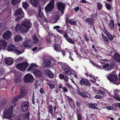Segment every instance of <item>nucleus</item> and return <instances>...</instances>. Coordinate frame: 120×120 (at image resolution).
<instances>
[{"instance_id": "f257e3e1", "label": "nucleus", "mask_w": 120, "mask_h": 120, "mask_svg": "<svg viewBox=\"0 0 120 120\" xmlns=\"http://www.w3.org/2000/svg\"><path fill=\"white\" fill-rule=\"evenodd\" d=\"M30 22L29 21L25 20L21 24H17L15 28V30L17 31L19 30L20 32L25 33L27 32L30 28Z\"/></svg>"}, {"instance_id": "f03ea898", "label": "nucleus", "mask_w": 120, "mask_h": 120, "mask_svg": "<svg viewBox=\"0 0 120 120\" xmlns=\"http://www.w3.org/2000/svg\"><path fill=\"white\" fill-rule=\"evenodd\" d=\"M107 77L109 81L115 84L118 85L120 84V81H118V77L115 71H113Z\"/></svg>"}, {"instance_id": "7ed1b4c3", "label": "nucleus", "mask_w": 120, "mask_h": 120, "mask_svg": "<svg viewBox=\"0 0 120 120\" xmlns=\"http://www.w3.org/2000/svg\"><path fill=\"white\" fill-rule=\"evenodd\" d=\"M38 19L41 23L43 25L47 26L48 21L44 16L43 12L40 10H39L38 14Z\"/></svg>"}, {"instance_id": "20e7f679", "label": "nucleus", "mask_w": 120, "mask_h": 120, "mask_svg": "<svg viewBox=\"0 0 120 120\" xmlns=\"http://www.w3.org/2000/svg\"><path fill=\"white\" fill-rule=\"evenodd\" d=\"M34 80V78L30 74H27L26 75L24 78L23 81L26 83H29L33 82Z\"/></svg>"}, {"instance_id": "39448f33", "label": "nucleus", "mask_w": 120, "mask_h": 120, "mask_svg": "<svg viewBox=\"0 0 120 120\" xmlns=\"http://www.w3.org/2000/svg\"><path fill=\"white\" fill-rule=\"evenodd\" d=\"M28 66V64L25 62L18 64L16 66V67L18 69L23 71L26 69Z\"/></svg>"}, {"instance_id": "423d86ee", "label": "nucleus", "mask_w": 120, "mask_h": 120, "mask_svg": "<svg viewBox=\"0 0 120 120\" xmlns=\"http://www.w3.org/2000/svg\"><path fill=\"white\" fill-rule=\"evenodd\" d=\"M13 107L12 106L9 109H7L4 111V118L7 119H10L11 118Z\"/></svg>"}, {"instance_id": "0eeeda50", "label": "nucleus", "mask_w": 120, "mask_h": 120, "mask_svg": "<svg viewBox=\"0 0 120 120\" xmlns=\"http://www.w3.org/2000/svg\"><path fill=\"white\" fill-rule=\"evenodd\" d=\"M54 8V0H51L49 3L45 7V10L47 12H48L52 11Z\"/></svg>"}, {"instance_id": "6e6552de", "label": "nucleus", "mask_w": 120, "mask_h": 120, "mask_svg": "<svg viewBox=\"0 0 120 120\" xmlns=\"http://www.w3.org/2000/svg\"><path fill=\"white\" fill-rule=\"evenodd\" d=\"M12 35L11 31L8 30L6 31L2 35L3 38L5 39H8L11 38Z\"/></svg>"}, {"instance_id": "1a4fd4ad", "label": "nucleus", "mask_w": 120, "mask_h": 120, "mask_svg": "<svg viewBox=\"0 0 120 120\" xmlns=\"http://www.w3.org/2000/svg\"><path fill=\"white\" fill-rule=\"evenodd\" d=\"M80 83L82 86L85 85L86 86H90V84H89L88 80L86 79H82L80 81Z\"/></svg>"}, {"instance_id": "9d476101", "label": "nucleus", "mask_w": 120, "mask_h": 120, "mask_svg": "<svg viewBox=\"0 0 120 120\" xmlns=\"http://www.w3.org/2000/svg\"><path fill=\"white\" fill-rule=\"evenodd\" d=\"M23 46L26 47H30L33 45V43L30 40H28L25 41L23 44Z\"/></svg>"}, {"instance_id": "9b49d317", "label": "nucleus", "mask_w": 120, "mask_h": 120, "mask_svg": "<svg viewBox=\"0 0 120 120\" xmlns=\"http://www.w3.org/2000/svg\"><path fill=\"white\" fill-rule=\"evenodd\" d=\"M5 61V63L8 65H12L14 62L13 59L11 57H7L4 59Z\"/></svg>"}, {"instance_id": "f8f14e48", "label": "nucleus", "mask_w": 120, "mask_h": 120, "mask_svg": "<svg viewBox=\"0 0 120 120\" xmlns=\"http://www.w3.org/2000/svg\"><path fill=\"white\" fill-rule=\"evenodd\" d=\"M63 68H64V72L65 73L69 75L71 74L72 70L71 68L68 66H66L65 67L62 66Z\"/></svg>"}, {"instance_id": "ddd939ff", "label": "nucleus", "mask_w": 120, "mask_h": 120, "mask_svg": "<svg viewBox=\"0 0 120 120\" xmlns=\"http://www.w3.org/2000/svg\"><path fill=\"white\" fill-rule=\"evenodd\" d=\"M28 103L27 101L23 102L22 104L21 108L23 112L26 111L28 109Z\"/></svg>"}, {"instance_id": "4468645a", "label": "nucleus", "mask_w": 120, "mask_h": 120, "mask_svg": "<svg viewBox=\"0 0 120 120\" xmlns=\"http://www.w3.org/2000/svg\"><path fill=\"white\" fill-rule=\"evenodd\" d=\"M57 5L58 9L62 11V15H63L64 13L62 11L64 8V5L61 2L57 3Z\"/></svg>"}, {"instance_id": "2eb2a0df", "label": "nucleus", "mask_w": 120, "mask_h": 120, "mask_svg": "<svg viewBox=\"0 0 120 120\" xmlns=\"http://www.w3.org/2000/svg\"><path fill=\"white\" fill-rule=\"evenodd\" d=\"M114 93L115 95L113 96L114 98L118 101H120V98L118 97V96L120 94V90H115L114 91Z\"/></svg>"}, {"instance_id": "dca6fc26", "label": "nucleus", "mask_w": 120, "mask_h": 120, "mask_svg": "<svg viewBox=\"0 0 120 120\" xmlns=\"http://www.w3.org/2000/svg\"><path fill=\"white\" fill-rule=\"evenodd\" d=\"M45 73V75H47L50 78H52L53 77V73L49 69L46 70Z\"/></svg>"}, {"instance_id": "f3484780", "label": "nucleus", "mask_w": 120, "mask_h": 120, "mask_svg": "<svg viewBox=\"0 0 120 120\" xmlns=\"http://www.w3.org/2000/svg\"><path fill=\"white\" fill-rule=\"evenodd\" d=\"M85 75H86L87 77H89L90 78V80L91 82L94 83L95 82V78L94 76L91 74H90L88 72L86 73H85Z\"/></svg>"}, {"instance_id": "a211bd4d", "label": "nucleus", "mask_w": 120, "mask_h": 120, "mask_svg": "<svg viewBox=\"0 0 120 120\" xmlns=\"http://www.w3.org/2000/svg\"><path fill=\"white\" fill-rule=\"evenodd\" d=\"M48 19L51 22L53 23L56 22L57 20V18L56 17H53L51 16H49Z\"/></svg>"}, {"instance_id": "6ab92c4d", "label": "nucleus", "mask_w": 120, "mask_h": 120, "mask_svg": "<svg viewBox=\"0 0 120 120\" xmlns=\"http://www.w3.org/2000/svg\"><path fill=\"white\" fill-rule=\"evenodd\" d=\"M34 73L35 75L38 77H41L42 75V74L41 72L39 70L34 71Z\"/></svg>"}, {"instance_id": "aec40b11", "label": "nucleus", "mask_w": 120, "mask_h": 120, "mask_svg": "<svg viewBox=\"0 0 120 120\" xmlns=\"http://www.w3.org/2000/svg\"><path fill=\"white\" fill-rule=\"evenodd\" d=\"M86 22L89 24L93 25L94 23V19L93 18H87L85 20Z\"/></svg>"}, {"instance_id": "412c9836", "label": "nucleus", "mask_w": 120, "mask_h": 120, "mask_svg": "<svg viewBox=\"0 0 120 120\" xmlns=\"http://www.w3.org/2000/svg\"><path fill=\"white\" fill-rule=\"evenodd\" d=\"M73 19H69L68 18L66 19V23L69 22L71 25H75L76 24L77 21H72Z\"/></svg>"}, {"instance_id": "4be33fe9", "label": "nucleus", "mask_w": 120, "mask_h": 120, "mask_svg": "<svg viewBox=\"0 0 120 120\" xmlns=\"http://www.w3.org/2000/svg\"><path fill=\"white\" fill-rule=\"evenodd\" d=\"M22 39V37L20 35L16 36L14 39V40L15 42H18L21 41Z\"/></svg>"}, {"instance_id": "5701e85b", "label": "nucleus", "mask_w": 120, "mask_h": 120, "mask_svg": "<svg viewBox=\"0 0 120 120\" xmlns=\"http://www.w3.org/2000/svg\"><path fill=\"white\" fill-rule=\"evenodd\" d=\"M7 49L9 51H12L15 49V47L13 45H10L8 47Z\"/></svg>"}, {"instance_id": "b1692460", "label": "nucleus", "mask_w": 120, "mask_h": 120, "mask_svg": "<svg viewBox=\"0 0 120 120\" xmlns=\"http://www.w3.org/2000/svg\"><path fill=\"white\" fill-rule=\"evenodd\" d=\"M104 32L106 34L109 39L110 41H112L113 40V37L111 34L108 33L106 30H105Z\"/></svg>"}, {"instance_id": "393cba45", "label": "nucleus", "mask_w": 120, "mask_h": 120, "mask_svg": "<svg viewBox=\"0 0 120 120\" xmlns=\"http://www.w3.org/2000/svg\"><path fill=\"white\" fill-rule=\"evenodd\" d=\"M113 57L117 62H120V56L117 53H115Z\"/></svg>"}, {"instance_id": "a878e982", "label": "nucleus", "mask_w": 120, "mask_h": 120, "mask_svg": "<svg viewBox=\"0 0 120 120\" xmlns=\"http://www.w3.org/2000/svg\"><path fill=\"white\" fill-rule=\"evenodd\" d=\"M103 67L104 68H106L107 70H109L112 68L113 66L111 65H109L108 64H107L103 65Z\"/></svg>"}, {"instance_id": "bb28decb", "label": "nucleus", "mask_w": 120, "mask_h": 120, "mask_svg": "<svg viewBox=\"0 0 120 120\" xmlns=\"http://www.w3.org/2000/svg\"><path fill=\"white\" fill-rule=\"evenodd\" d=\"M22 13L21 9H18L15 12L14 15L16 17L19 16Z\"/></svg>"}, {"instance_id": "cd10ccee", "label": "nucleus", "mask_w": 120, "mask_h": 120, "mask_svg": "<svg viewBox=\"0 0 120 120\" xmlns=\"http://www.w3.org/2000/svg\"><path fill=\"white\" fill-rule=\"evenodd\" d=\"M64 50L65 51H66L67 52L69 53L70 55L69 56V58L70 59H71V60H74L72 58H71L72 57L73 54L71 52V50H70V49H68L67 48H66Z\"/></svg>"}, {"instance_id": "c85d7f7f", "label": "nucleus", "mask_w": 120, "mask_h": 120, "mask_svg": "<svg viewBox=\"0 0 120 120\" xmlns=\"http://www.w3.org/2000/svg\"><path fill=\"white\" fill-rule=\"evenodd\" d=\"M54 49L57 52L60 51V48L57 44H55L54 45Z\"/></svg>"}, {"instance_id": "c756f323", "label": "nucleus", "mask_w": 120, "mask_h": 120, "mask_svg": "<svg viewBox=\"0 0 120 120\" xmlns=\"http://www.w3.org/2000/svg\"><path fill=\"white\" fill-rule=\"evenodd\" d=\"M31 4L34 6H36L37 4V0H30Z\"/></svg>"}, {"instance_id": "7c9ffc66", "label": "nucleus", "mask_w": 120, "mask_h": 120, "mask_svg": "<svg viewBox=\"0 0 120 120\" xmlns=\"http://www.w3.org/2000/svg\"><path fill=\"white\" fill-rule=\"evenodd\" d=\"M78 91H77V93L78 94L80 95L81 96L83 97H86L87 96V95L85 93H82V92H80L79 89H78Z\"/></svg>"}, {"instance_id": "2f4dec72", "label": "nucleus", "mask_w": 120, "mask_h": 120, "mask_svg": "<svg viewBox=\"0 0 120 120\" xmlns=\"http://www.w3.org/2000/svg\"><path fill=\"white\" fill-rule=\"evenodd\" d=\"M114 22L112 20L110 21V23L109 25V27L111 29H112L114 28Z\"/></svg>"}, {"instance_id": "473e14b6", "label": "nucleus", "mask_w": 120, "mask_h": 120, "mask_svg": "<svg viewBox=\"0 0 120 120\" xmlns=\"http://www.w3.org/2000/svg\"><path fill=\"white\" fill-rule=\"evenodd\" d=\"M51 62L50 60L46 59L45 61L44 64L47 66H49L51 64Z\"/></svg>"}, {"instance_id": "72a5a7b5", "label": "nucleus", "mask_w": 120, "mask_h": 120, "mask_svg": "<svg viewBox=\"0 0 120 120\" xmlns=\"http://www.w3.org/2000/svg\"><path fill=\"white\" fill-rule=\"evenodd\" d=\"M87 106L89 108L93 109H96V107L95 105L90 103L87 104Z\"/></svg>"}, {"instance_id": "f704fd0d", "label": "nucleus", "mask_w": 120, "mask_h": 120, "mask_svg": "<svg viewBox=\"0 0 120 120\" xmlns=\"http://www.w3.org/2000/svg\"><path fill=\"white\" fill-rule=\"evenodd\" d=\"M33 39L34 42V43H38L39 41L38 39L37 38V37L35 35H34L33 37Z\"/></svg>"}, {"instance_id": "c9c22d12", "label": "nucleus", "mask_w": 120, "mask_h": 120, "mask_svg": "<svg viewBox=\"0 0 120 120\" xmlns=\"http://www.w3.org/2000/svg\"><path fill=\"white\" fill-rule=\"evenodd\" d=\"M102 36L104 41L106 43H108L109 42V41L107 38L104 35H102Z\"/></svg>"}, {"instance_id": "e433bc0d", "label": "nucleus", "mask_w": 120, "mask_h": 120, "mask_svg": "<svg viewBox=\"0 0 120 120\" xmlns=\"http://www.w3.org/2000/svg\"><path fill=\"white\" fill-rule=\"evenodd\" d=\"M26 90H21V95L19 96L20 97H23L26 94Z\"/></svg>"}, {"instance_id": "4c0bfd02", "label": "nucleus", "mask_w": 120, "mask_h": 120, "mask_svg": "<svg viewBox=\"0 0 120 120\" xmlns=\"http://www.w3.org/2000/svg\"><path fill=\"white\" fill-rule=\"evenodd\" d=\"M66 40L72 44H74L75 43V41L72 40V39L70 38H67Z\"/></svg>"}, {"instance_id": "58836bf2", "label": "nucleus", "mask_w": 120, "mask_h": 120, "mask_svg": "<svg viewBox=\"0 0 120 120\" xmlns=\"http://www.w3.org/2000/svg\"><path fill=\"white\" fill-rule=\"evenodd\" d=\"M20 0H12L11 3L13 5H15Z\"/></svg>"}, {"instance_id": "ea45409f", "label": "nucleus", "mask_w": 120, "mask_h": 120, "mask_svg": "<svg viewBox=\"0 0 120 120\" xmlns=\"http://www.w3.org/2000/svg\"><path fill=\"white\" fill-rule=\"evenodd\" d=\"M98 93V94H101L105 96H106V94L105 92L104 91H103L100 90H99V92Z\"/></svg>"}, {"instance_id": "a19ab883", "label": "nucleus", "mask_w": 120, "mask_h": 120, "mask_svg": "<svg viewBox=\"0 0 120 120\" xmlns=\"http://www.w3.org/2000/svg\"><path fill=\"white\" fill-rule=\"evenodd\" d=\"M105 6L106 8L108 10H110L111 8L110 5L108 4H105Z\"/></svg>"}, {"instance_id": "79ce46f5", "label": "nucleus", "mask_w": 120, "mask_h": 120, "mask_svg": "<svg viewBox=\"0 0 120 120\" xmlns=\"http://www.w3.org/2000/svg\"><path fill=\"white\" fill-rule=\"evenodd\" d=\"M20 98V97L19 96L18 97H15L13 99L12 102L13 103L15 102L18 100Z\"/></svg>"}, {"instance_id": "37998d69", "label": "nucleus", "mask_w": 120, "mask_h": 120, "mask_svg": "<svg viewBox=\"0 0 120 120\" xmlns=\"http://www.w3.org/2000/svg\"><path fill=\"white\" fill-rule=\"evenodd\" d=\"M23 8L25 9L27 8L28 6V5L26 2L23 3Z\"/></svg>"}, {"instance_id": "c03bdc74", "label": "nucleus", "mask_w": 120, "mask_h": 120, "mask_svg": "<svg viewBox=\"0 0 120 120\" xmlns=\"http://www.w3.org/2000/svg\"><path fill=\"white\" fill-rule=\"evenodd\" d=\"M97 4L98 9H101L102 7V5L99 2H98Z\"/></svg>"}, {"instance_id": "a18cd8bd", "label": "nucleus", "mask_w": 120, "mask_h": 120, "mask_svg": "<svg viewBox=\"0 0 120 120\" xmlns=\"http://www.w3.org/2000/svg\"><path fill=\"white\" fill-rule=\"evenodd\" d=\"M68 100L70 102H72V103H73V105H74V102L73 101L72 99L71 98L69 97H68Z\"/></svg>"}, {"instance_id": "49530a36", "label": "nucleus", "mask_w": 120, "mask_h": 120, "mask_svg": "<svg viewBox=\"0 0 120 120\" xmlns=\"http://www.w3.org/2000/svg\"><path fill=\"white\" fill-rule=\"evenodd\" d=\"M32 65H30L29 67L27 69V71H30L33 70L34 69L33 68V67L31 66Z\"/></svg>"}, {"instance_id": "de8ad7c7", "label": "nucleus", "mask_w": 120, "mask_h": 120, "mask_svg": "<svg viewBox=\"0 0 120 120\" xmlns=\"http://www.w3.org/2000/svg\"><path fill=\"white\" fill-rule=\"evenodd\" d=\"M15 51L16 52V53L18 54H20L24 52L23 50L22 51H20L17 49L15 50Z\"/></svg>"}, {"instance_id": "09e8293b", "label": "nucleus", "mask_w": 120, "mask_h": 120, "mask_svg": "<svg viewBox=\"0 0 120 120\" xmlns=\"http://www.w3.org/2000/svg\"><path fill=\"white\" fill-rule=\"evenodd\" d=\"M48 85L50 88L52 89H53L55 87L54 85L52 84H49Z\"/></svg>"}, {"instance_id": "8fccbe9b", "label": "nucleus", "mask_w": 120, "mask_h": 120, "mask_svg": "<svg viewBox=\"0 0 120 120\" xmlns=\"http://www.w3.org/2000/svg\"><path fill=\"white\" fill-rule=\"evenodd\" d=\"M105 108H107V109L109 110H111L114 109L111 106H109L107 107H106Z\"/></svg>"}, {"instance_id": "3c124183", "label": "nucleus", "mask_w": 120, "mask_h": 120, "mask_svg": "<svg viewBox=\"0 0 120 120\" xmlns=\"http://www.w3.org/2000/svg\"><path fill=\"white\" fill-rule=\"evenodd\" d=\"M59 77L61 79H63L64 78V75L62 74H60L59 75Z\"/></svg>"}, {"instance_id": "603ef678", "label": "nucleus", "mask_w": 120, "mask_h": 120, "mask_svg": "<svg viewBox=\"0 0 120 120\" xmlns=\"http://www.w3.org/2000/svg\"><path fill=\"white\" fill-rule=\"evenodd\" d=\"M102 97L99 95H97L95 97V98L96 99H100Z\"/></svg>"}, {"instance_id": "864d4df0", "label": "nucleus", "mask_w": 120, "mask_h": 120, "mask_svg": "<svg viewBox=\"0 0 120 120\" xmlns=\"http://www.w3.org/2000/svg\"><path fill=\"white\" fill-rule=\"evenodd\" d=\"M31 65H32L31 66L34 69L35 68H36L37 67V65L34 63L31 64Z\"/></svg>"}, {"instance_id": "5fc2aeb1", "label": "nucleus", "mask_w": 120, "mask_h": 120, "mask_svg": "<svg viewBox=\"0 0 120 120\" xmlns=\"http://www.w3.org/2000/svg\"><path fill=\"white\" fill-rule=\"evenodd\" d=\"M49 109L50 113H51L52 111V106H50L49 108Z\"/></svg>"}, {"instance_id": "6e6d98bb", "label": "nucleus", "mask_w": 120, "mask_h": 120, "mask_svg": "<svg viewBox=\"0 0 120 120\" xmlns=\"http://www.w3.org/2000/svg\"><path fill=\"white\" fill-rule=\"evenodd\" d=\"M56 31L60 34L63 33L64 30H60L59 29H56Z\"/></svg>"}, {"instance_id": "4d7b16f0", "label": "nucleus", "mask_w": 120, "mask_h": 120, "mask_svg": "<svg viewBox=\"0 0 120 120\" xmlns=\"http://www.w3.org/2000/svg\"><path fill=\"white\" fill-rule=\"evenodd\" d=\"M77 118L78 120H82L81 116L80 115H79L77 116Z\"/></svg>"}, {"instance_id": "13d9d810", "label": "nucleus", "mask_w": 120, "mask_h": 120, "mask_svg": "<svg viewBox=\"0 0 120 120\" xmlns=\"http://www.w3.org/2000/svg\"><path fill=\"white\" fill-rule=\"evenodd\" d=\"M60 28V27L59 26H55L53 27V28L54 29H58Z\"/></svg>"}, {"instance_id": "bf43d9fd", "label": "nucleus", "mask_w": 120, "mask_h": 120, "mask_svg": "<svg viewBox=\"0 0 120 120\" xmlns=\"http://www.w3.org/2000/svg\"><path fill=\"white\" fill-rule=\"evenodd\" d=\"M64 37L66 39L67 38H69L68 37V36L67 34L66 33H65L64 34Z\"/></svg>"}, {"instance_id": "052dcab7", "label": "nucleus", "mask_w": 120, "mask_h": 120, "mask_svg": "<svg viewBox=\"0 0 120 120\" xmlns=\"http://www.w3.org/2000/svg\"><path fill=\"white\" fill-rule=\"evenodd\" d=\"M64 78V80L66 82H68V78L67 76H66Z\"/></svg>"}, {"instance_id": "680f3d73", "label": "nucleus", "mask_w": 120, "mask_h": 120, "mask_svg": "<svg viewBox=\"0 0 120 120\" xmlns=\"http://www.w3.org/2000/svg\"><path fill=\"white\" fill-rule=\"evenodd\" d=\"M79 9V8L78 7H77L74 9V11L76 12L78 11Z\"/></svg>"}, {"instance_id": "e2e57ef3", "label": "nucleus", "mask_w": 120, "mask_h": 120, "mask_svg": "<svg viewBox=\"0 0 120 120\" xmlns=\"http://www.w3.org/2000/svg\"><path fill=\"white\" fill-rule=\"evenodd\" d=\"M62 89L63 91L64 92H67V90L65 87H63Z\"/></svg>"}, {"instance_id": "0e129e2a", "label": "nucleus", "mask_w": 120, "mask_h": 120, "mask_svg": "<svg viewBox=\"0 0 120 120\" xmlns=\"http://www.w3.org/2000/svg\"><path fill=\"white\" fill-rule=\"evenodd\" d=\"M66 85L69 88H72L71 86L68 83H67Z\"/></svg>"}, {"instance_id": "69168bd1", "label": "nucleus", "mask_w": 120, "mask_h": 120, "mask_svg": "<svg viewBox=\"0 0 120 120\" xmlns=\"http://www.w3.org/2000/svg\"><path fill=\"white\" fill-rule=\"evenodd\" d=\"M68 33H69L71 35L72 34H73L72 31L71 29L69 30V31Z\"/></svg>"}, {"instance_id": "338daca9", "label": "nucleus", "mask_w": 120, "mask_h": 120, "mask_svg": "<svg viewBox=\"0 0 120 120\" xmlns=\"http://www.w3.org/2000/svg\"><path fill=\"white\" fill-rule=\"evenodd\" d=\"M40 92L41 93H43L44 92V89L43 88H41L40 90Z\"/></svg>"}, {"instance_id": "774afa93", "label": "nucleus", "mask_w": 120, "mask_h": 120, "mask_svg": "<svg viewBox=\"0 0 120 120\" xmlns=\"http://www.w3.org/2000/svg\"><path fill=\"white\" fill-rule=\"evenodd\" d=\"M94 92L95 93H96L97 94H98L99 92V90H94Z\"/></svg>"}]
</instances>
